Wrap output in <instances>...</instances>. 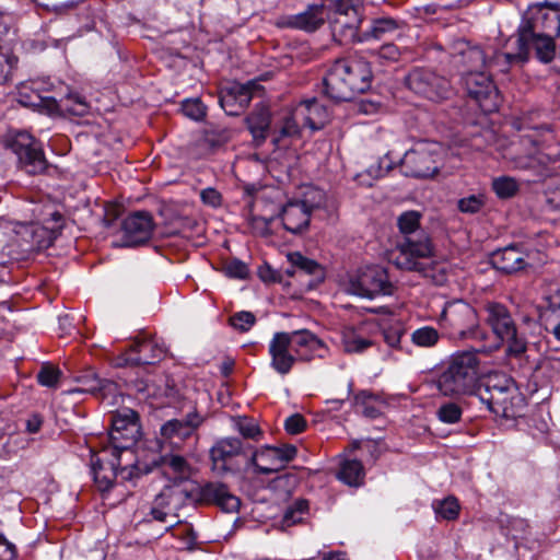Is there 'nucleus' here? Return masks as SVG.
I'll return each mask as SVG.
<instances>
[{"label": "nucleus", "instance_id": "47", "mask_svg": "<svg viewBox=\"0 0 560 560\" xmlns=\"http://www.w3.org/2000/svg\"><path fill=\"white\" fill-rule=\"evenodd\" d=\"M305 108L307 110L306 125L313 130L320 129L327 119L326 109L316 100L306 101Z\"/></svg>", "mask_w": 560, "mask_h": 560}, {"label": "nucleus", "instance_id": "64", "mask_svg": "<svg viewBox=\"0 0 560 560\" xmlns=\"http://www.w3.org/2000/svg\"><path fill=\"white\" fill-rule=\"evenodd\" d=\"M150 514L154 521L166 523L168 517H176L177 515L172 514L153 501Z\"/></svg>", "mask_w": 560, "mask_h": 560}, {"label": "nucleus", "instance_id": "15", "mask_svg": "<svg viewBox=\"0 0 560 560\" xmlns=\"http://www.w3.org/2000/svg\"><path fill=\"white\" fill-rule=\"evenodd\" d=\"M8 147L16 155L21 167L28 174H39L46 170L47 161L42 145L28 132H16L8 141Z\"/></svg>", "mask_w": 560, "mask_h": 560}, {"label": "nucleus", "instance_id": "3", "mask_svg": "<svg viewBox=\"0 0 560 560\" xmlns=\"http://www.w3.org/2000/svg\"><path fill=\"white\" fill-rule=\"evenodd\" d=\"M372 77L371 66L364 58L338 59L323 80L324 92L336 102H348L370 89Z\"/></svg>", "mask_w": 560, "mask_h": 560}, {"label": "nucleus", "instance_id": "22", "mask_svg": "<svg viewBox=\"0 0 560 560\" xmlns=\"http://www.w3.org/2000/svg\"><path fill=\"white\" fill-rule=\"evenodd\" d=\"M205 418L195 409L188 412L183 419H171L160 429L164 443L179 447L182 443L192 436L197 429L203 423Z\"/></svg>", "mask_w": 560, "mask_h": 560}, {"label": "nucleus", "instance_id": "35", "mask_svg": "<svg viewBox=\"0 0 560 560\" xmlns=\"http://www.w3.org/2000/svg\"><path fill=\"white\" fill-rule=\"evenodd\" d=\"M188 498L187 491L178 485L165 486L155 497L154 502L176 515V511L184 504Z\"/></svg>", "mask_w": 560, "mask_h": 560}, {"label": "nucleus", "instance_id": "45", "mask_svg": "<svg viewBox=\"0 0 560 560\" xmlns=\"http://www.w3.org/2000/svg\"><path fill=\"white\" fill-rule=\"evenodd\" d=\"M375 400L376 396L369 390H360L353 398L354 405L361 408L362 415L369 419H376L382 415L380 408L374 405Z\"/></svg>", "mask_w": 560, "mask_h": 560}, {"label": "nucleus", "instance_id": "20", "mask_svg": "<svg viewBox=\"0 0 560 560\" xmlns=\"http://www.w3.org/2000/svg\"><path fill=\"white\" fill-rule=\"evenodd\" d=\"M165 350L153 339H136L122 354L116 359L118 366L149 365L162 360Z\"/></svg>", "mask_w": 560, "mask_h": 560}, {"label": "nucleus", "instance_id": "61", "mask_svg": "<svg viewBox=\"0 0 560 560\" xmlns=\"http://www.w3.org/2000/svg\"><path fill=\"white\" fill-rule=\"evenodd\" d=\"M200 198L206 207L219 208L222 206V195L214 188L208 187L202 189Z\"/></svg>", "mask_w": 560, "mask_h": 560}, {"label": "nucleus", "instance_id": "8", "mask_svg": "<svg viewBox=\"0 0 560 560\" xmlns=\"http://www.w3.org/2000/svg\"><path fill=\"white\" fill-rule=\"evenodd\" d=\"M326 20L335 42L340 45L359 42L362 16L353 0H339L337 4L329 7Z\"/></svg>", "mask_w": 560, "mask_h": 560}, {"label": "nucleus", "instance_id": "19", "mask_svg": "<svg viewBox=\"0 0 560 560\" xmlns=\"http://www.w3.org/2000/svg\"><path fill=\"white\" fill-rule=\"evenodd\" d=\"M120 232L124 246H136L148 242L154 230L150 212H129L120 219Z\"/></svg>", "mask_w": 560, "mask_h": 560}, {"label": "nucleus", "instance_id": "42", "mask_svg": "<svg viewBox=\"0 0 560 560\" xmlns=\"http://www.w3.org/2000/svg\"><path fill=\"white\" fill-rule=\"evenodd\" d=\"M152 471L151 464H141L139 462L127 464L118 468V479L116 482L125 483L130 482L132 486L137 485V480Z\"/></svg>", "mask_w": 560, "mask_h": 560}, {"label": "nucleus", "instance_id": "23", "mask_svg": "<svg viewBox=\"0 0 560 560\" xmlns=\"http://www.w3.org/2000/svg\"><path fill=\"white\" fill-rule=\"evenodd\" d=\"M498 54L487 62L486 52L479 46L471 45L465 39H458L453 44V55L456 58V62L466 67V70H482L487 65H497L501 72H506L510 65L504 63L503 60L498 61L495 59Z\"/></svg>", "mask_w": 560, "mask_h": 560}, {"label": "nucleus", "instance_id": "39", "mask_svg": "<svg viewBox=\"0 0 560 560\" xmlns=\"http://www.w3.org/2000/svg\"><path fill=\"white\" fill-rule=\"evenodd\" d=\"M398 27V21L393 18L376 19L372 22L368 31L361 33L359 42L362 43L371 39H382L387 34L394 33Z\"/></svg>", "mask_w": 560, "mask_h": 560}, {"label": "nucleus", "instance_id": "49", "mask_svg": "<svg viewBox=\"0 0 560 560\" xmlns=\"http://www.w3.org/2000/svg\"><path fill=\"white\" fill-rule=\"evenodd\" d=\"M438 419L446 424H455L462 420L463 408L457 401H445L436 410Z\"/></svg>", "mask_w": 560, "mask_h": 560}, {"label": "nucleus", "instance_id": "58", "mask_svg": "<svg viewBox=\"0 0 560 560\" xmlns=\"http://www.w3.org/2000/svg\"><path fill=\"white\" fill-rule=\"evenodd\" d=\"M300 128L298 122L293 117H285L282 121V125L279 128V136L275 138V142H278L282 138H291L299 136Z\"/></svg>", "mask_w": 560, "mask_h": 560}, {"label": "nucleus", "instance_id": "25", "mask_svg": "<svg viewBox=\"0 0 560 560\" xmlns=\"http://www.w3.org/2000/svg\"><path fill=\"white\" fill-rule=\"evenodd\" d=\"M198 501L214 504L228 513L237 512L241 505V500L221 482H207L201 486L198 491Z\"/></svg>", "mask_w": 560, "mask_h": 560}, {"label": "nucleus", "instance_id": "50", "mask_svg": "<svg viewBox=\"0 0 560 560\" xmlns=\"http://www.w3.org/2000/svg\"><path fill=\"white\" fill-rule=\"evenodd\" d=\"M492 189L499 198L509 199L517 194L520 185L513 177L500 176L492 180Z\"/></svg>", "mask_w": 560, "mask_h": 560}, {"label": "nucleus", "instance_id": "40", "mask_svg": "<svg viewBox=\"0 0 560 560\" xmlns=\"http://www.w3.org/2000/svg\"><path fill=\"white\" fill-rule=\"evenodd\" d=\"M312 212H279L283 228L292 234L304 233L311 222Z\"/></svg>", "mask_w": 560, "mask_h": 560}, {"label": "nucleus", "instance_id": "17", "mask_svg": "<svg viewBox=\"0 0 560 560\" xmlns=\"http://www.w3.org/2000/svg\"><path fill=\"white\" fill-rule=\"evenodd\" d=\"M125 453L105 447L101 455L91 456V474L93 480L101 492L109 491L118 479V468Z\"/></svg>", "mask_w": 560, "mask_h": 560}, {"label": "nucleus", "instance_id": "57", "mask_svg": "<svg viewBox=\"0 0 560 560\" xmlns=\"http://www.w3.org/2000/svg\"><path fill=\"white\" fill-rule=\"evenodd\" d=\"M284 429L291 435L300 434L306 429V420L302 415L294 413L285 419Z\"/></svg>", "mask_w": 560, "mask_h": 560}, {"label": "nucleus", "instance_id": "32", "mask_svg": "<svg viewBox=\"0 0 560 560\" xmlns=\"http://www.w3.org/2000/svg\"><path fill=\"white\" fill-rule=\"evenodd\" d=\"M365 323L359 326H346L341 331L343 350L347 353H363L373 346V341L363 335Z\"/></svg>", "mask_w": 560, "mask_h": 560}, {"label": "nucleus", "instance_id": "26", "mask_svg": "<svg viewBox=\"0 0 560 560\" xmlns=\"http://www.w3.org/2000/svg\"><path fill=\"white\" fill-rule=\"evenodd\" d=\"M255 82L233 83L230 88L222 91L220 104L229 115H238L252 101L258 90Z\"/></svg>", "mask_w": 560, "mask_h": 560}, {"label": "nucleus", "instance_id": "7", "mask_svg": "<svg viewBox=\"0 0 560 560\" xmlns=\"http://www.w3.org/2000/svg\"><path fill=\"white\" fill-rule=\"evenodd\" d=\"M486 323L498 340L508 345V352L518 357L527 350L525 330L516 324L509 307L499 302L485 305Z\"/></svg>", "mask_w": 560, "mask_h": 560}, {"label": "nucleus", "instance_id": "16", "mask_svg": "<svg viewBox=\"0 0 560 560\" xmlns=\"http://www.w3.org/2000/svg\"><path fill=\"white\" fill-rule=\"evenodd\" d=\"M296 447L292 444L265 445L260 451L253 447L248 462L256 472L270 475L284 468L296 456Z\"/></svg>", "mask_w": 560, "mask_h": 560}, {"label": "nucleus", "instance_id": "56", "mask_svg": "<svg viewBox=\"0 0 560 560\" xmlns=\"http://www.w3.org/2000/svg\"><path fill=\"white\" fill-rule=\"evenodd\" d=\"M486 199L485 194L470 195L466 198H462L458 200V210H479L486 206Z\"/></svg>", "mask_w": 560, "mask_h": 560}, {"label": "nucleus", "instance_id": "13", "mask_svg": "<svg viewBox=\"0 0 560 560\" xmlns=\"http://www.w3.org/2000/svg\"><path fill=\"white\" fill-rule=\"evenodd\" d=\"M63 225L65 218L61 212H49V217L42 222H15L13 231L38 247H49L60 235Z\"/></svg>", "mask_w": 560, "mask_h": 560}, {"label": "nucleus", "instance_id": "59", "mask_svg": "<svg viewBox=\"0 0 560 560\" xmlns=\"http://www.w3.org/2000/svg\"><path fill=\"white\" fill-rule=\"evenodd\" d=\"M225 272L231 278L246 279L249 270L245 262L240 259H233L225 266Z\"/></svg>", "mask_w": 560, "mask_h": 560}, {"label": "nucleus", "instance_id": "28", "mask_svg": "<svg viewBox=\"0 0 560 560\" xmlns=\"http://www.w3.org/2000/svg\"><path fill=\"white\" fill-rule=\"evenodd\" d=\"M326 15L325 3L311 4L301 13L287 15L282 25L304 32H314L325 23Z\"/></svg>", "mask_w": 560, "mask_h": 560}, {"label": "nucleus", "instance_id": "52", "mask_svg": "<svg viewBox=\"0 0 560 560\" xmlns=\"http://www.w3.org/2000/svg\"><path fill=\"white\" fill-rule=\"evenodd\" d=\"M433 509L438 516L453 521L458 517L460 506L455 497H447L444 500L434 501Z\"/></svg>", "mask_w": 560, "mask_h": 560}, {"label": "nucleus", "instance_id": "36", "mask_svg": "<svg viewBox=\"0 0 560 560\" xmlns=\"http://www.w3.org/2000/svg\"><path fill=\"white\" fill-rule=\"evenodd\" d=\"M556 162V158L551 159L549 155L537 151L534 155L517 156L515 166L523 170H534L539 177H545L550 174L548 164Z\"/></svg>", "mask_w": 560, "mask_h": 560}, {"label": "nucleus", "instance_id": "21", "mask_svg": "<svg viewBox=\"0 0 560 560\" xmlns=\"http://www.w3.org/2000/svg\"><path fill=\"white\" fill-rule=\"evenodd\" d=\"M78 386L70 389V393H86L91 394L102 400H107L108 404L114 405L117 402V397L120 395L119 385L107 378H101L93 370L83 371L75 377Z\"/></svg>", "mask_w": 560, "mask_h": 560}, {"label": "nucleus", "instance_id": "43", "mask_svg": "<svg viewBox=\"0 0 560 560\" xmlns=\"http://www.w3.org/2000/svg\"><path fill=\"white\" fill-rule=\"evenodd\" d=\"M243 214L250 233L261 237H266L272 234L271 224L275 220L273 217L266 218L259 214H255L254 212H243Z\"/></svg>", "mask_w": 560, "mask_h": 560}, {"label": "nucleus", "instance_id": "38", "mask_svg": "<svg viewBox=\"0 0 560 560\" xmlns=\"http://www.w3.org/2000/svg\"><path fill=\"white\" fill-rule=\"evenodd\" d=\"M288 260L293 267H296L300 271L313 276L314 280L319 283L325 279V269L314 259H310L303 256L300 252H293L288 254Z\"/></svg>", "mask_w": 560, "mask_h": 560}, {"label": "nucleus", "instance_id": "37", "mask_svg": "<svg viewBox=\"0 0 560 560\" xmlns=\"http://www.w3.org/2000/svg\"><path fill=\"white\" fill-rule=\"evenodd\" d=\"M365 476L364 467L358 459H346L340 464L337 478L350 487L362 485Z\"/></svg>", "mask_w": 560, "mask_h": 560}, {"label": "nucleus", "instance_id": "10", "mask_svg": "<svg viewBox=\"0 0 560 560\" xmlns=\"http://www.w3.org/2000/svg\"><path fill=\"white\" fill-rule=\"evenodd\" d=\"M140 436L141 424L138 412L130 408H121L112 413L109 447L132 455L130 450Z\"/></svg>", "mask_w": 560, "mask_h": 560}, {"label": "nucleus", "instance_id": "54", "mask_svg": "<svg viewBox=\"0 0 560 560\" xmlns=\"http://www.w3.org/2000/svg\"><path fill=\"white\" fill-rule=\"evenodd\" d=\"M183 114L196 121H200L206 117L207 107L199 98H187L182 102Z\"/></svg>", "mask_w": 560, "mask_h": 560}, {"label": "nucleus", "instance_id": "30", "mask_svg": "<svg viewBox=\"0 0 560 560\" xmlns=\"http://www.w3.org/2000/svg\"><path fill=\"white\" fill-rule=\"evenodd\" d=\"M491 265L504 272L512 273L526 267L524 253L516 245H509L494 250L490 256Z\"/></svg>", "mask_w": 560, "mask_h": 560}, {"label": "nucleus", "instance_id": "18", "mask_svg": "<svg viewBox=\"0 0 560 560\" xmlns=\"http://www.w3.org/2000/svg\"><path fill=\"white\" fill-rule=\"evenodd\" d=\"M393 284L386 270L382 267L368 268L355 279H351L349 291L355 295L373 299L377 295H390Z\"/></svg>", "mask_w": 560, "mask_h": 560}, {"label": "nucleus", "instance_id": "24", "mask_svg": "<svg viewBox=\"0 0 560 560\" xmlns=\"http://www.w3.org/2000/svg\"><path fill=\"white\" fill-rule=\"evenodd\" d=\"M270 355V366L280 375H287L291 372L298 360L289 340V332H276L268 347Z\"/></svg>", "mask_w": 560, "mask_h": 560}, {"label": "nucleus", "instance_id": "48", "mask_svg": "<svg viewBox=\"0 0 560 560\" xmlns=\"http://www.w3.org/2000/svg\"><path fill=\"white\" fill-rule=\"evenodd\" d=\"M411 342L420 348H432L440 340L439 331L431 326L420 327L411 332Z\"/></svg>", "mask_w": 560, "mask_h": 560}, {"label": "nucleus", "instance_id": "12", "mask_svg": "<svg viewBox=\"0 0 560 560\" xmlns=\"http://www.w3.org/2000/svg\"><path fill=\"white\" fill-rule=\"evenodd\" d=\"M462 82L483 113L490 114L499 109L501 97L490 74L483 70H465Z\"/></svg>", "mask_w": 560, "mask_h": 560}, {"label": "nucleus", "instance_id": "46", "mask_svg": "<svg viewBox=\"0 0 560 560\" xmlns=\"http://www.w3.org/2000/svg\"><path fill=\"white\" fill-rule=\"evenodd\" d=\"M310 504L305 499H298L292 504H290L283 514L282 525L283 526H293L298 523H301L304 516L308 513Z\"/></svg>", "mask_w": 560, "mask_h": 560}, {"label": "nucleus", "instance_id": "27", "mask_svg": "<svg viewBox=\"0 0 560 560\" xmlns=\"http://www.w3.org/2000/svg\"><path fill=\"white\" fill-rule=\"evenodd\" d=\"M289 340L299 361L324 358L328 351L324 342L308 330L289 332Z\"/></svg>", "mask_w": 560, "mask_h": 560}, {"label": "nucleus", "instance_id": "29", "mask_svg": "<svg viewBox=\"0 0 560 560\" xmlns=\"http://www.w3.org/2000/svg\"><path fill=\"white\" fill-rule=\"evenodd\" d=\"M38 98L50 114L66 112L74 116H84L89 112L85 98L77 93H69L59 100L49 95H38Z\"/></svg>", "mask_w": 560, "mask_h": 560}, {"label": "nucleus", "instance_id": "4", "mask_svg": "<svg viewBox=\"0 0 560 560\" xmlns=\"http://www.w3.org/2000/svg\"><path fill=\"white\" fill-rule=\"evenodd\" d=\"M476 397L495 417L515 420L524 416L526 400L513 378L504 373H491L480 384Z\"/></svg>", "mask_w": 560, "mask_h": 560}, {"label": "nucleus", "instance_id": "6", "mask_svg": "<svg viewBox=\"0 0 560 560\" xmlns=\"http://www.w3.org/2000/svg\"><path fill=\"white\" fill-rule=\"evenodd\" d=\"M381 167L387 171L398 163L404 175L417 178H428L439 172V145L432 142H418L406 151L402 158L393 156L387 152L381 160Z\"/></svg>", "mask_w": 560, "mask_h": 560}, {"label": "nucleus", "instance_id": "62", "mask_svg": "<svg viewBox=\"0 0 560 560\" xmlns=\"http://www.w3.org/2000/svg\"><path fill=\"white\" fill-rule=\"evenodd\" d=\"M16 557L15 545L9 541L4 534L0 532V560H15Z\"/></svg>", "mask_w": 560, "mask_h": 560}, {"label": "nucleus", "instance_id": "53", "mask_svg": "<svg viewBox=\"0 0 560 560\" xmlns=\"http://www.w3.org/2000/svg\"><path fill=\"white\" fill-rule=\"evenodd\" d=\"M235 428L245 439L258 441L262 435V432L257 422L248 417L238 418L235 421Z\"/></svg>", "mask_w": 560, "mask_h": 560}, {"label": "nucleus", "instance_id": "55", "mask_svg": "<svg viewBox=\"0 0 560 560\" xmlns=\"http://www.w3.org/2000/svg\"><path fill=\"white\" fill-rule=\"evenodd\" d=\"M230 325L242 331H248L256 323V317L252 312L248 311H241L235 314H233L230 319Z\"/></svg>", "mask_w": 560, "mask_h": 560}, {"label": "nucleus", "instance_id": "9", "mask_svg": "<svg viewBox=\"0 0 560 560\" xmlns=\"http://www.w3.org/2000/svg\"><path fill=\"white\" fill-rule=\"evenodd\" d=\"M252 452L253 446L248 443L244 444L237 438L220 439L210 448L212 469L218 474H225L237 471L242 464L250 467L248 455Z\"/></svg>", "mask_w": 560, "mask_h": 560}, {"label": "nucleus", "instance_id": "14", "mask_svg": "<svg viewBox=\"0 0 560 560\" xmlns=\"http://www.w3.org/2000/svg\"><path fill=\"white\" fill-rule=\"evenodd\" d=\"M406 84L409 90L432 102H441L452 95L450 81L436 72L416 68L406 77Z\"/></svg>", "mask_w": 560, "mask_h": 560}, {"label": "nucleus", "instance_id": "11", "mask_svg": "<svg viewBox=\"0 0 560 560\" xmlns=\"http://www.w3.org/2000/svg\"><path fill=\"white\" fill-rule=\"evenodd\" d=\"M439 324L452 337L476 336L478 318L475 308L463 300L447 302L440 315Z\"/></svg>", "mask_w": 560, "mask_h": 560}, {"label": "nucleus", "instance_id": "63", "mask_svg": "<svg viewBox=\"0 0 560 560\" xmlns=\"http://www.w3.org/2000/svg\"><path fill=\"white\" fill-rule=\"evenodd\" d=\"M378 57L386 61H397L400 57V51L396 45L385 44L378 49Z\"/></svg>", "mask_w": 560, "mask_h": 560}, {"label": "nucleus", "instance_id": "31", "mask_svg": "<svg viewBox=\"0 0 560 560\" xmlns=\"http://www.w3.org/2000/svg\"><path fill=\"white\" fill-rule=\"evenodd\" d=\"M324 200V190L313 185H304L299 188L296 195L288 201L282 210H287V208H300V210H318L323 207Z\"/></svg>", "mask_w": 560, "mask_h": 560}, {"label": "nucleus", "instance_id": "2", "mask_svg": "<svg viewBox=\"0 0 560 560\" xmlns=\"http://www.w3.org/2000/svg\"><path fill=\"white\" fill-rule=\"evenodd\" d=\"M421 212H401L397 224L404 240L398 243V254L394 258L397 268L415 271L430 278L435 284L446 281L441 266L429 261L434 256V246L429 234L420 226Z\"/></svg>", "mask_w": 560, "mask_h": 560}, {"label": "nucleus", "instance_id": "5", "mask_svg": "<svg viewBox=\"0 0 560 560\" xmlns=\"http://www.w3.org/2000/svg\"><path fill=\"white\" fill-rule=\"evenodd\" d=\"M480 384V360L475 350L453 353L436 378V387L444 396H476Z\"/></svg>", "mask_w": 560, "mask_h": 560}, {"label": "nucleus", "instance_id": "60", "mask_svg": "<svg viewBox=\"0 0 560 560\" xmlns=\"http://www.w3.org/2000/svg\"><path fill=\"white\" fill-rule=\"evenodd\" d=\"M258 277L265 283H280L282 282V275L280 271L273 269L269 264L265 262L258 268Z\"/></svg>", "mask_w": 560, "mask_h": 560}, {"label": "nucleus", "instance_id": "51", "mask_svg": "<svg viewBox=\"0 0 560 560\" xmlns=\"http://www.w3.org/2000/svg\"><path fill=\"white\" fill-rule=\"evenodd\" d=\"M61 376L62 372L59 368L50 363H44L40 366L36 378L39 385L49 388H56L59 385Z\"/></svg>", "mask_w": 560, "mask_h": 560}, {"label": "nucleus", "instance_id": "34", "mask_svg": "<svg viewBox=\"0 0 560 560\" xmlns=\"http://www.w3.org/2000/svg\"><path fill=\"white\" fill-rule=\"evenodd\" d=\"M152 468L161 466L163 474L172 475V478L177 480H185L190 475V466L188 462L180 455H164L160 457V462L153 460Z\"/></svg>", "mask_w": 560, "mask_h": 560}, {"label": "nucleus", "instance_id": "33", "mask_svg": "<svg viewBox=\"0 0 560 560\" xmlns=\"http://www.w3.org/2000/svg\"><path fill=\"white\" fill-rule=\"evenodd\" d=\"M246 125L257 144L262 143L270 127V113L267 107H256L246 118Z\"/></svg>", "mask_w": 560, "mask_h": 560}, {"label": "nucleus", "instance_id": "1", "mask_svg": "<svg viewBox=\"0 0 560 560\" xmlns=\"http://www.w3.org/2000/svg\"><path fill=\"white\" fill-rule=\"evenodd\" d=\"M560 34V11L550 10L541 4L528 7L524 12L522 22L513 44L515 51L498 54L495 59L506 65L527 61L529 51L535 50L541 62H549L555 58V37Z\"/></svg>", "mask_w": 560, "mask_h": 560}, {"label": "nucleus", "instance_id": "44", "mask_svg": "<svg viewBox=\"0 0 560 560\" xmlns=\"http://www.w3.org/2000/svg\"><path fill=\"white\" fill-rule=\"evenodd\" d=\"M384 341L388 347L394 349H401L400 340L406 332V329L400 320L384 322L381 325Z\"/></svg>", "mask_w": 560, "mask_h": 560}, {"label": "nucleus", "instance_id": "41", "mask_svg": "<svg viewBox=\"0 0 560 560\" xmlns=\"http://www.w3.org/2000/svg\"><path fill=\"white\" fill-rule=\"evenodd\" d=\"M177 523L178 522L170 523L164 530H172L173 537L178 539L180 542V549L194 550L197 542V535L194 532L192 526L189 524H180L175 527Z\"/></svg>", "mask_w": 560, "mask_h": 560}]
</instances>
